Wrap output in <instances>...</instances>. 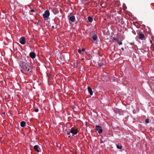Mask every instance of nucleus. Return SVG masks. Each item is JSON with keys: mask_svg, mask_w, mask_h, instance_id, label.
<instances>
[{"mask_svg": "<svg viewBox=\"0 0 154 154\" xmlns=\"http://www.w3.org/2000/svg\"><path fill=\"white\" fill-rule=\"evenodd\" d=\"M88 89L90 94L91 95H92L93 94V92L92 89L89 87H88Z\"/></svg>", "mask_w": 154, "mask_h": 154, "instance_id": "obj_9", "label": "nucleus"}, {"mask_svg": "<svg viewBox=\"0 0 154 154\" xmlns=\"http://www.w3.org/2000/svg\"><path fill=\"white\" fill-rule=\"evenodd\" d=\"M144 35L143 34L141 33L139 34V38L140 39L142 40L144 38Z\"/></svg>", "mask_w": 154, "mask_h": 154, "instance_id": "obj_8", "label": "nucleus"}, {"mask_svg": "<svg viewBox=\"0 0 154 154\" xmlns=\"http://www.w3.org/2000/svg\"><path fill=\"white\" fill-rule=\"evenodd\" d=\"M146 123H149V121L148 119H147L146 120Z\"/></svg>", "mask_w": 154, "mask_h": 154, "instance_id": "obj_15", "label": "nucleus"}, {"mask_svg": "<svg viewBox=\"0 0 154 154\" xmlns=\"http://www.w3.org/2000/svg\"><path fill=\"white\" fill-rule=\"evenodd\" d=\"M85 51V49L84 48H83L82 50V51Z\"/></svg>", "mask_w": 154, "mask_h": 154, "instance_id": "obj_21", "label": "nucleus"}, {"mask_svg": "<svg viewBox=\"0 0 154 154\" xmlns=\"http://www.w3.org/2000/svg\"><path fill=\"white\" fill-rule=\"evenodd\" d=\"M30 11L32 12H34L35 11V10L34 9H32Z\"/></svg>", "mask_w": 154, "mask_h": 154, "instance_id": "obj_19", "label": "nucleus"}, {"mask_svg": "<svg viewBox=\"0 0 154 154\" xmlns=\"http://www.w3.org/2000/svg\"><path fill=\"white\" fill-rule=\"evenodd\" d=\"M69 132H67L66 133L67 134L69 135V137H70V134H72V135H74L76 134L78 132V129L77 128L73 127L71 128L70 129H69Z\"/></svg>", "mask_w": 154, "mask_h": 154, "instance_id": "obj_2", "label": "nucleus"}, {"mask_svg": "<svg viewBox=\"0 0 154 154\" xmlns=\"http://www.w3.org/2000/svg\"><path fill=\"white\" fill-rule=\"evenodd\" d=\"M121 49H122V51H124V48H121Z\"/></svg>", "mask_w": 154, "mask_h": 154, "instance_id": "obj_22", "label": "nucleus"}, {"mask_svg": "<svg viewBox=\"0 0 154 154\" xmlns=\"http://www.w3.org/2000/svg\"><path fill=\"white\" fill-rule=\"evenodd\" d=\"M82 51L80 49H79L78 50V52L79 53H81Z\"/></svg>", "mask_w": 154, "mask_h": 154, "instance_id": "obj_17", "label": "nucleus"}, {"mask_svg": "<svg viewBox=\"0 0 154 154\" xmlns=\"http://www.w3.org/2000/svg\"><path fill=\"white\" fill-rule=\"evenodd\" d=\"M51 27H52V28H53V27H54V26H51Z\"/></svg>", "mask_w": 154, "mask_h": 154, "instance_id": "obj_25", "label": "nucleus"}, {"mask_svg": "<svg viewBox=\"0 0 154 154\" xmlns=\"http://www.w3.org/2000/svg\"><path fill=\"white\" fill-rule=\"evenodd\" d=\"M50 15V13L48 10H46L45 12V13L43 14V17L44 18L46 19Z\"/></svg>", "mask_w": 154, "mask_h": 154, "instance_id": "obj_3", "label": "nucleus"}, {"mask_svg": "<svg viewBox=\"0 0 154 154\" xmlns=\"http://www.w3.org/2000/svg\"><path fill=\"white\" fill-rule=\"evenodd\" d=\"M29 56L31 58L33 59L35 58L36 54L34 52H32L30 53Z\"/></svg>", "mask_w": 154, "mask_h": 154, "instance_id": "obj_7", "label": "nucleus"}, {"mask_svg": "<svg viewBox=\"0 0 154 154\" xmlns=\"http://www.w3.org/2000/svg\"><path fill=\"white\" fill-rule=\"evenodd\" d=\"M95 129L99 134L102 133L103 131L102 128L99 126H96L95 127Z\"/></svg>", "mask_w": 154, "mask_h": 154, "instance_id": "obj_4", "label": "nucleus"}, {"mask_svg": "<svg viewBox=\"0 0 154 154\" xmlns=\"http://www.w3.org/2000/svg\"><path fill=\"white\" fill-rule=\"evenodd\" d=\"M51 22H52V23H54V21L53 20L52 21H51Z\"/></svg>", "mask_w": 154, "mask_h": 154, "instance_id": "obj_23", "label": "nucleus"}, {"mask_svg": "<svg viewBox=\"0 0 154 154\" xmlns=\"http://www.w3.org/2000/svg\"><path fill=\"white\" fill-rule=\"evenodd\" d=\"M92 38L95 41L97 39V37L96 35H94L93 36Z\"/></svg>", "mask_w": 154, "mask_h": 154, "instance_id": "obj_13", "label": "nucleus"}, {"mask_svg": "<svg viewBox=\"0 0 154 154\" xmlns=\"http://www.w3.org/2000/svg\"><path fill=\"white\" fill-rule=\"evenodd\" d=\"M26 122L24 121H22L20 123V126L21 127H24L25 126Z\"/></svg>", "mask_w": 154, "mask_h": 154, "instance_id": "obj_11", "label": "nucleus"}, {"mask_svg": "<svg viewBox=\"0 0 154 154\" xmlns=\"http://www.w3.org/2000/svg\"><path fill=\"white\" fill-rule=\"evenodd\" d=\"M118 43L120 45H121L122 44V42H118Z\"/></svg>", "mask_w": 154, "mask_h": 154, "instance_id": "obj_16", "label": "nucleus"}, {"mask_svg": "<svg viewBox=\"0 0 154 154\" xmlns=\"http://www.w3.org/2000/svg\"><path fill=\"white\" fill-rule=\"evenodd\" d=\"M117 147L118 149H122V146L121 145H117Z\"/></svg>", "mask_w": 154, "mask_h": 154, "instance_id": "obj_14", "label": "nucleus"}, {"mask_svg": "<svg viewBox=\"0 0 154 154\" xmlns=\"http://www.w3.org/2000/svg\"><path fill=\"white\" fill-rule=\"evenodd\" d=\"M99 64L100 66H102L103 65V64H100V63H99Z\"/></svg>", "mask_w": 154, "mask_h": 154, "instance_id": "obj_20", "label": "nucleus"}, {"mask_svg": "<svg viewBox=\"0 0 154 154\" xmlns=\"http://www.w3.org/2000/svg\"><path fill=\"white\" fill-rule=\"evenodd\" d=\"M114 40H117V39L116 38H114Z\"/></svg>", "mask_w": 154, "mask_h": 154, "instance_id": "obj_24", "label": "nucleus"}, {"mask_svg": "<svg viewBox=\"0 0 154 154\" xmlns=\"http://www.w3.org/2000/svg\"><path fill=\"white\" fill-rule=\"evenodd\" d=\"M88 20L90 22H92L93 20V19L92 17H88Z\"/></svg>", "mask_w": 154, "mask_h": 154, "instance_id": "obj_12", "label": "nucleus"}, {"mask_svg": "<svg viewBox=\"0 0 154 154\" xmlns=\"http://www.w3.org/2000/svg\"><path fill=\"white\" fill-rule=\"evenodd\" d=\"M19 42L22 45H24L25 44V38L22 37L20 38Z\"/></svg>", "mask_w": 154, "mask_h": 154, "instance_id": "obj_5", "label": "nucleus"}, {"mask_svg": "<svg viewBox=\"0 0 154 154\" xmlns=\"http://www.w3.org/2000/svg\"><path fill=\"white\" fill-rule=\"evenodd\" d=\"M38 145H36L34 146V149L36 150L37 152H39V151L38 149Z\"/></svg>", "mask_w": 154, "mask_h": 154, "instance_id": "obj_10", "label": "nucleus"}, {"mask_svg": "<svg viewBox=\"0 0 154 154\" xmlns=\"http://www.w3.org/2000/svg\"><path fill=\"white\" fill-rule=\"evenodd\" d=\"M35 111L36 112H38V109H36L35 110Z\"/></svg>", "mask_w": 154, "mask_h": 154, "instance_id": "obj_18", "label": "nucleus"}, {"mask_svg": "<svg viewBox=\"0 0 154 154\" xmlns=\"http://www.w3.org/2000/svg\"><path fill=\"white\" fill-rule=\"evenodd\" d=\"M69 19V21L73 22L75 20V17L74 15H72L68 17Z\"/></svg>", "mask_w": 154, "mask_h": 154, "instance_id": "obj_6", "label": "nucleus"}, {"mask_svg": "<svg viewBox=\"0 0 154 154\" xmlns=\"http://www.w3.org/2000/svg\"><path fill=\"white\" fill-rule=\"evenodd\" d=\"M23 68L24 71L27 73L32 71V68L31 67L30 64L27 61L23 65Z\"/></svg>", "mask_w": 154, "mask_h": 154, "instance_id": "obj_1", "label": "nucleus"}]
</instances>
